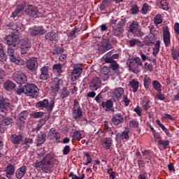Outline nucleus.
<instances>
[{"label":"nucleus","instance_id":"f257e3e1","mask_svg":"<svg viewBox=\"0 0 179 179\" xmlns=\"http://www.w3.org/2000/svg\"><path fill=\"white\" fill-rule=\"evenodd\" d=\"M127 20L125 18H117L111 21L113 33L115 36H121L124 32V26H125Z\"/></svg>","mask_w":179,"mask_h":179},{"label":"nucleus","instance_id":"f03ea898","mask_svg":"<svg viewBox=\"0 0 179 179\" xmlns=\"http://www.w3.org/2000/svg\"><path fill=\"white\" fill-rule=\"evenodd\" d=\"M44 163L42 171L44 173H51V169L54 167V155L48 154L44 157Z\"/></svg>","mask_w":179,"mask_h":179},{"label":"nucleus","instance_id":"7ed1b4c3","mask_svg":"<svg viewBox=\"0 0 179 179\" xmlns=\"http://www.w3.org/2000/svg\"><path fill=\"white\" fill-rule=\"evenodd\" d=\"M54 104H55V101L54 100H51L50 102L48 99H43V101H39L36 106V108H39L42 110V108H45L48 111H51L54 108Z\"/></svg>","mask_w":179,"mask_h":179},{"label":"nucleus","instance_id":"20e7f679","mask_svg":"<svg viewBox=\"0 0 179 179\" xmlns=\"http://www.w3.org/2000/svg\"><path fill=\"white\" fill-rule=\"evenodd\" d=\"M12 79L18 85H24L27 82V76L22 71H15L13 74Z\"/></svg>","mask_w":179,"mask_h":179},{"label":"nucleus","instance_id":"39448f33","mask_svg":"<svg viewBox=\"0 0 179 179\" xmlns=\"http://www.w3.org/2000/svg\"><path fill=\"white\" fill-rule=\"evenodd\" d=\"M72 114L73 118H74V120H78V118H80V117L83 115V111L82 110L80 105H79V101L78 99L74 100L72 108Z\"/></svg>","mask_w":179,"mask_h":179},{"label":"nucleus","instance_id":"423d86ee","mask_svg":"<svg viewBox=\"0 0 179 179\" xmlns=\"http://www.w3.org/2000/svg\"><path fill=\"white\" fill-rule=\"evenodd\" d=\"M25 94L31 97L38 96V87L34 84H27L25 85Z\"/></svg>","mask_w":179,"mask_h":179},{"label":"nucleus","instance_id":"0eeeda50","mask_svg":"<svg viewBox=\"0 0 179 179\" xmlns=\"http://www.w3.org/2000/svg\"><path fill=\"white\" fill-rule=\"evenodd\" d=\"M7 53L10 57L11 62H13L16 65H24V60L20 58H17L16 56L14 55L15 50L13 48H8L7 50Z\"/></svg>","mask_w":179,"mask_h":179},{"label":"nucleus","instance_id":"6e6552de","mask_svg":"<svg viewBox=\"0 0 179 179\" xmlns=\"http://www.w3.org/2000/svg\"><path fill=\"white\" fill-rule=\"evenodd\" d=\"M29 33L31 36H43L47 33V30L42 26H34L29 29Z\"/></svg>","mask_w":179,"mask_h":179},{"label":"nucleus","instance_id":"1a4fd4ad","mask_svg":"<svg viewBox=\"0 0 179 179\" xmlns=\"http://www.w3.org/2000/svg\"><path fill=\"white\" fill-rule=\"evenodd\" d=\"M163 40L165 47L171 45V35L168 26L163 27Z\"/></svg>","mask_w":179,"mask_h":179},{"label":"nucleus","instance_id":"9d476101","mask_svg":"<svg viewBox=\"0 0 179 179\" xmlns=\"http://www.w3.org/2000/svg\"><path fill=\"white\" fill-rule=\"evenodd\" d=\"M20 48L21 54L22 55L27 54L30 51L31 43H30V41H29V38H24L20 41Z\"/></svg>","mask_w":179,"mask_h":179},{"label":"nucleus","instance_id":"9b49d317","mask_svg":"<svg viewBox=\"0 0 179 179\" xmlns=\"http://www.w3.org/2000/svg\"><path fill=\"white\" fill-rule=\"evenodd\" d=\"M10 108V101L6 98L0 96V110L3 115H6V111Z\"/></svg>","mask_w":179,"mask_h":179},{"label":"nucleus","instance_id":"f8f14e48","mask_svg":"<svg viewBox=\"0 0 179 179\" xmlns=\"http://www.w3.org/2000/svg\"><path fill=\"white\" fill-rule=\"evenodd\" d=\"M129 31L135 34L137 37H142L143 33L141 32V29L139 28V24L138 22L134 21L129 26Z\"/></svg>","mask_w":179,"mask_h":179},{"label":"nucleus","instance_id":"ddd939ff","mask_svg":"<svg viewBox=\"0 0 179 179\" xmlns=\"http://www.w3.org/2000/svg\"><path fill=\"white\" fill-rule=\"evenodd\" d=\"M26 66L29 69V71H37L38 68V62H37V58L31 57L26 63Z\"/></svg>","mask_w":179,"mask_h":179},{"label":"nucleus","instance_id":"4468645a","mask_svg":"<svg viewBox=\"0 0 179 179\" xmlns=\"http://www.w3.org/2000/svg\"><path fill=\"white\" fill-rule=\"evenodd\" d=\"M101 86V80L99 77H94L91 82L89 83V89L92 91L99 90V87Z\"/></svg>","mask_w":179,"mask_h":179},{"label":"nucleus","instance_id":"2eb2a0df","mask_svg":"<svg viewBox=\"0 0 179 179\" xmlns=\"http://www.w3.org/2000/svg\"><path fill=\"white\" fill-rule=\"evenodd\" d=\"M64 80L61 78H56L50 83V87L52 93H55L59 90V87L62 86Z\"/></svg>","mask_w":179,"mask_h":179},{"label":"nucleus","instance_id":"dca6fc26","mask_svg":"<svg viewBox=\"0 0 179 179\" xmlns=\"http://www.w3.org/2000/svg\"><path fill=\"white\" fill-rule=\"evenodd\" d=\"M5 43L7 45H17L19 44V38L15 35H8L5 37Z\"/></svg>","mask_w":179,"mask_h":179},{"label":"nucleus","instance_id":"f3484780","mask_svg":"<svg viewBox=\"0 0 179 179\" xmlns=\"http://www.w3.org/2000/svg\"><path fill=\"white\" fill-rule=\"evenodd\" d=\"M82 72H83V69L82 67H79V66L74 67L71 74V80L73 82H76V80H78L80 75H82Z\"/></svg>","mask_w":179,"mask_h":179},{"label":"nucleus","instance_id":"a211bd4d","mask_svg":"<svg viewBox=\"0 0 179 179\" xmlns=\"http://www.w3.org/2000/svg\"><path fill=\"white\" fill-rule=\"evenodd\" d=\"M41 74L39 78L41 80H47L50 78V67L44 66L40 69Z\"/></svg>","mask_w":179,"mask_h":179},{"label":"nucleus","instance_id":"6ab92c4d","mask_svg":"<svg viewBox=\"0 0 179 179\" xmlns=\"http://www.w3.org/2000/svg\"><path fill=\"white\" fill-rule=\"evenodd\" d=\"M25 13L31 17H38V9L34 6H28L27 8L25 10Z\"/></svg>","mask_w":179,"mask_h":179},{"label":"nucleus","instance_id":"aec40b11","mask_svg":"<svg viewBox=\"0 0 179 179\" xmlns=\"http://www.w3.org/2000/svg\"><path fill=\"white\" fill-rule=\"evenodd\" d=\"M61 138V135H59V132L55 129V128H52L50 129L48 134V139L52 140L55 139L56 142H58Z\"/></svg>","mask_w":179,"mask_h":179},{"label":"nucleus","instance_id":"412c9836","mask_svg":"<svg viewBox=\"0 0 179 179\" xmlns=\"http://www.w3.org/2000/svg\"><path fill=\"white\" fill-rule=\"evenodd\" d=\"M115 139L117 142L121 141H128L129 139V130H124L122 133H117L116 134Z\"/></svg>","mask_w":179,"mask_h":179},{"label":"nucleus","instance_id":"4be33fe9","mask_svg":"<svg viewBox=\"0 0 179 179\" xmlns=\"http://www.w3.org/2000/svg\"><path fill=\"white\" fill-rule=\"evenodd\" d=\"M101 143L105 150H110V148L113 146V138L111 137H106L101 140Z\"/></svg>","mask_w":179,"mask_h":179},{"label":"nucleus","instance_id":"5701e85b","mask_svg":"<svg viewBox=\"0 0 179 179\" xmlns=\"http://www.w3.org/2000/svg\"><path fill=\"white\" fill-rule=\"evenodd\" d=\"M15 165L9 164L5 169L6 177L8 179H12V176L15 174Z\"/></svg>","mask_w":179,"mask_h":179},{"label":"nucleus","instance_id":"b1692460","mask_svg":"<svg viewBox=\"0 0 179 179\" xmlns=\"http://www.w3.org/2000/svg\"><path fill=\"white\" fill-rule=\"evenodd\" d=\"M111 121L114 125H120L124 122V116L121 113H115L112 116Z\"/></svg>","mask_w":179,"mask_h":179},{"label":"nucleus","instance_id":"393cba45","mask_svg":"<svg viewBox=\"0 0 179 179\" xmlns=\"http://www.w3.org/2000/svg\"><path fill=\"white\" fill-rule=\"evenodd\" d=\"M45 40L55 44L58 41V35L54 31L48 32L45 36Z\"/></svg>","mask_w":179,"mask_h":179},{"label":"nucleus","instance_id":"a878e982","mask_svg":"<svg viewBox=\"0 0 179 179\" xmlns=\"http://www.w3.org/2000/svg\"><path fill=\"white\" fill-rule=\"evenodd\" d=\"M114 103L111 99H108L106 101H103L101 103L102 108H104L106 111H114L113 108Z\"/></svg>","mask_w":179,"mask_h":179},{"label":"nucleus","instance_id":"bb28decb","mask_svg":"<svg viewBox=\"0 0 179 179\" xmlns=\"http://www.w3.org/2000/svg\"><path fill=\"white\" fill-rule=\"evenodd\" d=\"M27 171V167L25 165L22 166L15 171V176L18 179H22L24 177V174Z\"/></svg>","mask_w":179,"mask_h":179},{"label":"nucleus","instance_id":"cd10ccee","mask_svg":"<svg viewBox=\"0 0 179 179\" xmlns=\"http://www.w3.org/2000/svg\"><path fill=\"white\" fill-rule=\"evenodd\" d=\"M108 73H110V69L108 66H104L101 69V79L103 80L106 81L108 80Z\"/></svg>","mask_w":179,"mask_h":179},{"label":"nucleus","instance_id":"c85d7f7f","mask_svg":"<svg viewBox=\"0 0 179 179\" xmlns=\"http://www.w3.org/2000/svg\"><path fill=\"white\" fill-rule=\"evenodd\" d=\"M22 139H23V136H22V134H13L10 136V141L14 145H20Z\"/></svg>","mask_w":179,"mask_h":179},{"label":"nucleus","instance_id":"c756f323","mask_svg":"<svg viewBox=\"0 0 179 179\" xmlns=\"http://www.w3.org/2000/svg\"><path fill=\"white\" fill-rule=\"evenodd\" d=\"M129 86L132 89L134 93H136L139 89V81L136 79H132L129 81Z\"/></svg>","mask_w":179,"mask_h":179},{"label":"nucleus","instance_id":"7c9ffc66","mask_svg":"<svg viewBox=\"0 0 179 179\" xmlns=\"http://www.w3.org/2000/svg\"><path fill=\"white\" fill-rule=\"evenodd\" d=\"M99 45V50H101L102 52H107V51L113 48V45L107 42H102Z\"/></svg>","mask_w":179,"mask_h":179},{"label":"nucleus","instance_id":"2f4dec72","mask_svg":"<svg viewBox=\"0 0 179 179\" xmlns=\"http://www.w3.org/2000/svg\"><path fill=\"white\" fill-rule=\"evenodd\" d=\"M47 138V135L44 132H41L37 135V146H41L44 142H45V139Z\"/></svg>","mask_w":179,"mask_h":179},{"label":"nucleus","instance_id":"473e14b6","mask_svg":"<svg viewBox=\"0 0 179 179\" xmlns=\"http://www.w3.org/2000/svg\"><path fill=\"white\" fill-rule=\"evenodd\" d=\"M129 71H131L134 73H139L141 72V68L139 65L136 64L135 62H131L129 65Z\"/></svg>","mask_w":179,"mask_h":179},{"label":"nucleus","instance_id":"72a5a7b5","mask_svg":"<svg viewBox=\"0 0 179 179\" xmlns=\"http://www.w3.org/2000/svg\"><path fill=\"white\" fill-rule=\"evenodd\" d=\"M84 158L85 159L86 162H83L84 166H88V164H90L93 162V157L89 154L87 152H84Z\"/></svg>","mask_w":179,"mask_h":179},{"label":"nucleus","instance_id":"f704fd0d","mask_svg":"<svg viewBox=\"0 0 179 179\" xmlns=\"http://www.w3.org/2000/svg\"><path fill=\"white\" fill-rule=\"evenodd\" d=\"M3 87L6 90H8V92H10V90H13V89L16 87V85H15L13 82L8 80L4 83Z\"/></svg>","mask_w":179,"mask_h":179},{"label":"nucleus","instance_id":"c9c22d12","mask_svg":"<svg viewBox=\"0 0 179 179\" xmlns=\"http://www.w3.org/2000/svg\"><path fill=\"white\" fill-rule=\"evenodd\" d=\"M52 70L57 75V76H60L61 73H62V64H56L53 65Z\"/></svg>","mask_w":179,"mask_h":179},{"label":"nucleus","instance_id":"e433bc0d","mask_svg":"<svg viewBox=\"0 0 179 179\" xmlns=\"http://www.w3.org/2000/svg\"><path fill=\"white\" fill-rule=\"evenodd\" d=\"M143 43L145 44V45H153L155 44V38L153 36H145L143 40Z\"/></svg>","mask_w":179,"mask_h":179},{"label":"nucleus","instance_id":"4c0bfd02","mask_svg":"<svg viewBox=\"0 0 179 179\" xmlns=\"http://www.w3.org/2000/svg\"><path fill=\"white\" fill-rule=\"evenodd\" d=\"M160 51V41H157L152 48V55L156 57Z\"/></svg>","mask_w":179,"mask_h":179},{"label":"nucleus","instance_id":"58836bf2","mask_svg":"<svg viewBox=\"0 0 179 179\" xmlns=\"http://www.w3.org/2000/svg\"><path fill=\"white\" fill-rule=\"evenodd\" d=\"M154 23L155 26H159V24H162L163 23V16L162 14H157L154 17Z\"/></svg>","mask_w":179,"mask_h":179},{"label":"nucleus","instance_id":"ea45409f","mask_svg":"<svg viewBox=\"0 0 179 179\" xmlns=\"http://www.w3.org/2000/svg\"><path fill=\"white\" fill-rule=\"evenodd\" d=\"M111 56V52H108V53H106V55L103 57L105 62H106L107 64H113V62H115V61H114V59H113Z\"/></svg>","mask_w":179,"mask_h":179},{"label":"nucleus","instance_id":"a19ab883","mask_svg":"<svg viewBox=\"0 0 179 179\" xmlns=\"http://www.w3.org/2000/svg\"><path fill=\"white\" fill-rule=\"evenodd\" d=\"M44 163L45 162H44V157H43V160L42 161H36L34 167L38 171H41V170H43Z\"/></svg>","mask_w":179,"mask_h":179},{"label":"nucleus","instance_id":"79ce46f5","mask_svg":"<svg viewBox=\"0 0 179 179\" xmlns=\"http://www.w3.org/2000/svg\"><path fill=\"white\" fill-rule=\"evenodd\" d=\"M150 85H152V79H150V77L145 76L144 78V87L145 89L148 90L150 87Z\"/></svg>","mask_w":179,"mask_h":179},{"label":"nucleus","instance_id":"37998d69","mask_svg":"<svg viewBox=\"0 0 179 179\" xmlns=\"http://www.w3.org/2000/svg\"><path fill=\"white\" fill-rule=\"evenodd\" d=\"M114 94L116 96L117 99H121V96L124 94V88H117L116 90H115Z\"/></svg>","mask_w":179,"mask_h":179},{"label":"nucleus","instance_id":"c03bdc74","mask_svg":"<svg viewBox=\"0 0 179 179\" xmlns=\"http://www.w3.org/2000/svg\"><path fill=\"white\" fill-rule=\"evenodd\" d=\"M152 86L156 92H162V85L160 83H159V81L154 80L152 82Z\"/></svg>","mask_w":179,"mask_h":179},{"label":"nucleus","instance_id":"a18cd8bd","mask_svg":"<svg viewBox=\"0 0 179 179\" xmlns=\"http://www.w3.org/2000/svg\"><path fill=\"white\" fill-rule=\"evenodd\" d=\"M79 33V29L76 27L73 28L69 34H67L68 37H71V38H76V34Z\"/></svg>","mask_w":179,"mask_h":179},{"label":"nucleus","instance_id":"49530a36","mask_svg":"<svg viewBox=\"0 0 179 179\" xmlns=\"http://www.w3.org/2000/svg\"><path fill=\"white\" fill-rule=\"evenodd\" d=\"M171 57L174 61H177L179 58V50L176 49L172 48L171 49Z\"/></svg>","mask_w":179,"mask_h":179},{"label":"nucleus","instance_id":"de8ad7c7","mask_svg":"<svg viewBox=\"0 0 179 179\" xmlns=\"http://www.w3.org/2000/svg\"><path fill=\"white\" fill-rule=\"evenodd\" d=\"M69 96V91L66 87H64L60 92V97L61 99H66Z\"/></svg>","mask_w":179,"mask_h":179},{"label":"nucleus","instance_id":"09e8293b","mask_svg":"<svg viewBox=\"0 0 179 179\" xmlns=\"http://www.w3.org/2000/svg\"><path fill=\"white\" fill-rule=\"evenodd\" d=\"M158 145L163 146L164 149H166L169 146V145H170V141L168 140L160 139L158 141Z\"/></svg>","mask_w":179,"mask_h":179},{"label":"nucleus","instance_id":"8fccbe9b","mask_svg":"<svg viewBox=\"0 0 179 179\" xmlns=\"http://www.w3.org/2000/svg\"><path fill=\"white\" fill-rule=\"evenodd\" d=\"M150 107H152V101H150V100L147 101L142 106V108L144 111H148Z\"/></svg>","mask_w":179,"mask_h":179},{"label":"nucleus","instance_id":"3c124183","mask_svg":"<svg viewBox=\"0 0 179 179\" xmlns=\"http://www.w3.org/2000/svg\"><path fill=\"white\" fill-rule=\"evenodd\" d=\"M144 69L146 71V72H153V64L145 63Z\"/></svg>","mask_w":179,"mask_h":179},{"label":"nucleus","instance_id":"603ef678","mask_svg":"<svg viewBox=\"0 0 179 179\" xmlns=\"http://www.w3.org/2000/svg\"><path fill=\"white\" fill-rule=\"evenodd\" d=\"M156 124L159 126V128H161L162 129V131H164V132L166 134L167 132H169V129H167L166 128V127L164 126V124H163L159 120H156Z\"/></svg>","mask_w":179,"mask_h":179},{"label":"nucleus","instance_id":"864d4df0","mask_svg":"<svg viewBox=\"0 0 179 179\" xmlns=\"http://www.w3.org/2000/svg\"><path fill=\"white\" fill-rule=\"evenodd\" d=\"M24 119H22V118H18L17 120V122H16V124H17V127H18V128L20 129H22L23 128V127H24Z\"/></svg>","mask_w":179,"mask_h":179},{"label":"nucleus","instance_id":"5fc2aeb1","mask_svg":"<svg viewBox=\"0 0 179 179\" xmlns=\"http://www.w3.org/2000/svg\"><path fill=\"white\" fill-rule=\"evenodd\" d=\"M73 138L77 141H80V139H82V134L80 133V131H74Z\"/></svg>","mask_w":179,"mask_h":179},{"label":"nucleus","instance_id":"6e6d98bb","mask_svg":"<svg viewBox=\"0 0 179 179\" xmlns=\"http://www.w3.org/2000/svg\"><path fill=\"white\" fill-rule=\"evenodd\" d=\"M107 8H110V6L108 4H106L104 1H103L99 5L100 10H105L106 12H107Z\"/></svg>","mask_w":179,"mask_h":179},{"label":"nucleus","instance_id":"4d7b16f0","mask_svg":"<svg viewBox=\"0 0 179 179\" xmlns=\"http://www.w3.org/2000/svg\"><path fill=\"white\" fill-rule=\"evenodd\" d=\"M20 118L26 120L29 117V110H23L19 114Z\"/></svg>","mask_w":179,"mask_h":179},{"label":"nucleus","instance_id":"13d9d810","mask_svg":"<svg viewBox=\"0 0 179 179\" xmlns=\"http://www.w3.org/2000/svg\"><path fill=\"white\" fill-rule=\"evenodd\" d=\"M69 177L71 178V179H85V173H83L81 177H78V176L75 175L73 172H71L69 174Z\"/></svg>","mask_w":179,"mask_h":179},{"label":"nucleus","instance_id":"bf43d9fd","mask_svg":"<svg viewBox=\"0 0 179 179\" xmlns=\"http://www.w3.org/2000/svg\"><path fill=\"white\" fill-rule=\"evenodd\" d=\"M129 127L131 128H138V127H139V122L136 120H131L129 121Z\"/></svg>","mask_w":179,"mask_h":179},{"label":"nucleus","instance_id":"052dcab7","mask_svg":"<svg viewBox=\"0 0 179 179\" xmlns=\"http://www.w3.org/2000/svg\"><path fill=\"white\" fill-rule=\"evenodd\" d=\"M130 10L131 15H137V13H139V7H138L136 5L132 6Z\"/></svg>","mask_w":179,"mask_h":179},{"label":"nucleus","instance_id":"680f3d73","mask_svg":"<svg viewBox=\"0 0 179 179\" xmlns=\"http://www.w3.org/2000/svg\"><path fill=\"white\" fill-rule=\"evenodd\" d=\"M148 10H149V4L145 3L141 8V13H143V15H146Z\"/></svg>","mask_w":179,"mask_h":179},{"label":"nucleus","instance_id":"e2e57ef3","mask_svg":"<svg viewBox=\"0 0 179 179\" xmlns=\"http://www.w3.org/2000/svg\"><path fill=\"white\" fill-rule=\"evenodd\" d=\"M133 61L134 64L138 65V66H142L143 64L142 63V59H141V57H136L133 59Z\"/></svg>","mask_w":179,"mask_h":179},{"label":"nucleus","instance_id":"0e129e2a","mask_svg":"<svg viewBox=\"0 0 179 179\" xmlns=\"http://www.w3.org/2000/svg\"><path fill=\"white\" fill-rule=\"evenodd\" d=\"M43 115H44V113L43 112H34L32 113L34 118H42Z\"/></svg>","mask_w":179,"mask_h":179},{"label":"nucleus","instance_id":"69168bd1","mask_svg":"<svg viewBox=\"0 0 179 179\" xmlns=\"http://www.w3.org/2000/svg\"><path fill=\"white\" fill-rule=\"evenodd\" d=\"M59 52L61 54L59 57V61L63 62L64 59H66V54H63L64 48H60Z\"/></svg>","mask_w":179,"mask_h":179},{"label":"nucleus","instance_id":"338daca9","mask_svg":"<svg viewBox=\"0 0 179 179\" xmlns=\"http://www.w3.org/2000/svg\"><path fill=\"white\" fill-rule=\"evenodd\" d=\"M141 41H139L138 39H131L129 41L130 47H134V45H136V44H139Z\"/></svg>","mask_w":179,"mask_h":179},{"label":"nucleus","instance_id":"774afa93","mask_svg":"<svg viewBox=\"0 0 179 179\" xmlns=\"http://www.w3.org/2000/svg\"><path fill=\"white\" fill-rule=\"evenodd\" d=\"M157 94L156 95V98L158 100H161L163 101L164 100V99H166V95H164V94L162 93V92H157Z\"/></svg>","mask_w":179,"mask_h":179}]
</instances>
